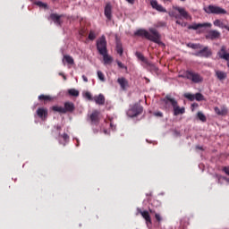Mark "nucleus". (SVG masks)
Returning <instances> with one entry per match:
<instances>
[{
    "instance_id": "1",
    "label": "nucleus",
    "mask_w": 229,
    "mask_h": 229,
    "mask_svg": "<svg viewBox=\"0 0 229 229\" xmlns=\"http://www.w3.org/2000/svg\"><path fill=\"white\" fill-rule=\"evenodd\" d=\"M134 35L135 37H144L147 40L158 44V46H164V43L160 41V33H158L157 29L150 28L148 31L144 29H140L134 32Z\"/></svg>"
},
{
    "instance_id": "2",
    "label": "nucleus",
    "mask_w": 229,
    "mask_h": 229,
    "mask_svg": "<svg viewBox=\"0 0 229 229\" xmlns=\"http://www.w3.org/2000/svg\"><path fill=\"white\" fill-rule=\"evenodd\" d=\"M204 12L206 13H213L215 15H226L228 13L226 10L217 5H208V7H204Z\"/></svg>"
},
{
    "instance_id": "3",
    "label": "nucleus",
    "mask_w": 229,
    "mask_h": 229,
    "mask_svg": "<svg viewBox=\"0 0 229 229\" xmlns=\"http://www.w3.org/2000/svg\"><path fill=\"white\" fill-rule=\"evenodd\" d=\"M186 80L192 81V83H201L203 81V77L201 74L192 71L188 70L185 72Z\"/></svg>"
},
{
    "instance_id": "4",
    "label": "nucleus",
    "mask_w": 229,
    "mask_h": 229,
    "mask_svg": "<svg viewBox=\"0 0 229 229\" xmlns=\"http://www.w3.org/2000/svg\"><path fill=\"white\" fill-rule=\"evenodd\" d=\"M97 49L99 53V55H105L108 51L106 48V38L105 36H101L97 40Z\"/></svg>"
},
{
    "instance_id": "5",
    "label": "nucleus",
    "mask_w": 229,
    "mask_h": 229,
    "mask_svg": "<svg viewBox=\"0 0 229 229\" xmlns=\"http://www.w3.org/2000/svg\"><path fill=\"white\" fill-rule=\"evenodd\" d=\"M74 110H76V106L72 102H65L64 107L63 106L58 107L59 114H72Z\"/></svg>"
},
{
    "instance_id": "6",
    "label": "nucleus",
    "mask_w": 229,
    "mask_h": 229,
    "mask_svg": "<svg viewBox=\"0 0 229 229\" xmlns=\"http://www.w3.org/2000/svg\"><path fill=\"white\" fill-rule=\"evenodd\" d=\"M143 110L144 108L142 107V106L135 104L131 106V109L128 110L127 115L129 117H137V115H140V114H142Z\"/></svg>"
},
{
    "instance_id": "7",
    "label": "nucleus",
    "mask_w": 229,
    "mask_h": 229,
    "mask_svg": "<svg viewBox=\"0 0 229 229\" xmlns=\"http://www.w3.org/2000/svg\"><path fill=\"white\" fill-rule=\"evenodd\" d=\"M150 6L157 12L167 13V9H165V7H164L162 4H158L157 0H150Z\"/></svg>"
},
{
    "instance_id": "8",
    "label": "nucleus",
    "mask_w": 229,
    "mask_h": 229,
    "mask_svg": "<svg viewBox=\"0 0 229 229\" xmlns=\"http://www.w3.org/2000/svg\"><path fill=\"white\" fill-rule=\"evenodd\" d=\"M194 55L208 58V56H212V51L208 49V47H202L199 51L194 54Z\"/></svg>"
},
{
    "instance_id": "9",
    "label": "nucleus",
    "mask_w": 229,
    "mask_h": 229,
    "mask_svg": "<svg viewBox=\"0 0 229 229\" xmlns=\"http://www.w3.org/2000/svg\"><path fill=\"white\" fill-rule=\"evenodd\" d=\"M206 38L209 40H217V38H221V32L218 30H209L206 35Z\"/></svg>"
},
{
    "instance_id": "10",
    "label": "nucleus",
    "mask_w": 229,
    "mask_h": 229,
    "mask_svg": "<svg viewBox=\"0 0 229 229\" xmlns=\"http://www.w3.org/2000/svg\"><path fill=\"white\" fill-rule=\"evenodd\" d=\"M112 4L106 3L104 9V15L106 17L107 21H112Z\"/></svg>"
},
{
    "instance_id": "11",
    "label": "nucleus",
    "mask_w": 229,
    "mask_h": 229,
    "mask_svg": "<svg viewBox=\"0 0 229 229\" xmlns=\"http://www.w3.org/2000/svg\"><path fill=\"white\" fill-rule=\"evenodd\" d=\"M163 103H165V105H171L173 107L175 106V105H178V101H176L171 95H166L163 98Z\"/></svg>"
},
{
    "instance_id": "12",
    "label": "nucleus",
    "mask_w": 229,
    "mask_h": 229,
    "mask_svg": "<svg viewBox=\"0 0 229 229\" xmlns=\"http://www.w3.org/2000/svg\"><path fill=\"white\" fill-rule=\"evenodd\" d=\"M215 76H216V80H218L219 81H225V80H226V78H228V73H226V72H223L221 70H215Z\"/></svg>"
},
{
    "instance_id": "13",
    "label": "nucleus",
    "mask_w": 229,
    "mask_h": 229,
    "mask_svg": "<svg viewBox=\"0 0 229 229\" xmlns=\"http://www.w3.org/2000/svg\"><path fill=\"white\" fill-rule=\"evenodd\" d=\"M211 23H193L188 26V30H201V28H210Z\"/></svg>"
},
{
    "instance_id": "14",
    "label": "nucleus",
    "mask_w": 229,
    "mask_h": 229,
    "mask_svg": "<svg viewBox=\"0 0 229 229\" xmlns=\"http://www.w3.org/2000/svg\"><path fill=\"white\" fill-rule=\"evenodd\" d=\"M89 119L92 124H99V111H93L92 114L89 115Z\"/></svg>"
},
{
    "instance_id": "15",
    "label": "nucleus",
    "mask_w": 229,
    "mask_h": 229,
    "mask_svg": "<svg viewBox=\"0 0 229 229\" xmlns=\"http://www.w3.org/2000/svg\"><path fill=\"white\" fill-rule=\"evenodd\" d=\"M117 83L120 85L122 90H126V89H128V80H126V78L124 77H121L117 79Z\"/></svg>"
},
{
    "instance_id": "16",
    "label": "nucleus",
    "mask_w": 229,
    "mask_h": 229,
    "mask_svg": "<svg viewBox=\"0 0 229 229\" xmlns=\"http://www.w3.org/2000/svg\"><path fill=\"white\" fill-rule=\"evenodd\" d=\"M173 110L174 115L175 116L183 115V114H185V107H180V106H178V103L173 106Z\"/></svg>"
},
{
    "instance_id": "17",
    "label": "nucleus",
    "mask_w": 229,
    "mask_h": 229,
    "mask_svg": "<svg viewBox=\"0 0 229 229\" xmlns=\"http://www.w3.org/2000/svg\"><path fill=\"white\" fill-rule=\"evenodd\" d=\"M214 110L216 115H226V114H228V108L225 106H222L221 107L216 106Z\"/></svg>"
},
{
    "instance_id": "18",
    "label": "nucleus",
    "mask_w": 229,
    "mask_h": 229,
    "mask_svg": "<svg viewBox=\"0 0 229 229\" xmlns=\"http://www.w3.org/2000/svg\"><path fill=\"white\" fill-rule=\"evenodd\" d=\"M93 101H95L96 105H99L100 106H103L105 105V96L103 94H99L98 96H95L93 98Z\"/></svg>"
},
{
    "instance_id": "19",
    "label": "nucleus",
    "mask_w": 229,
    "mask_h": 229,
    "mask_svg": "<svg viewBox=\"0 0 229 229\" xmlns=\"http://www.w3.org/2000/svg\"><path fill=\"white\" fill-rule=\"evenodd\" d=\"M37 115L39 117V119H47V109L46 108H38L37 110Z\"/></svg>"
},
{
    "instance_id": "20",
    "label": "nucleus",
    "mask_w": 229,
    "mask_h": 229,
    "mask_svg": "<svg viewBox=\"0 0 229 229\" xmlns=\"http://www.w3.org/2000/svg\"><path fill=\"white\" fill-rule=\"evenodd\" d=\"M213 24L217 28H221V30H226L227 31H229V26L223 23V21H221V20L219 19L215 20Z\"/></svg>"
},
{
    "instance_id": "21",
    "label": "nucleus",
    "mask_w": 229,
    "mask_h": 229,
    "mask_svg": "<svg viewBox=\"0 0 229 229\" xmlns=\"http://www.w3.org/2000/svg\"><path fill=\"white\" fill-rule=\"evenodd\" d=\"M38 99L39 101H44V103H51V101H54L55 98L49 96V95H39Z\"/></svg>"
},
{
    "instance_id": "22",
    "label": "nucleus",
    "mask_w": 229,
    "mask_h": 229,
    "mask_svg": "<svg viewBox=\"0 0 229 229\" xmlns=\"http://www.w3.org/2000/svg\"><path fill=\"white\" fill-rule=\"evenodd\" d=\"M174 10H176V12H179L181 17H183V19H189V13L185 11V8L176 6L174 7Z\"/></svg>"
},
{
    "instance_id": "23",
    "label": "nucleus",
    "mask_w": 229,
    "mask_h": 229,
    "mask_svg": "<svg viewBox=\"0 0 229 229\" xmlns=\"http://www.w3.org/2000/svg\"><path fill=\"white\" fill-rule=\"evenodd\" d=\"M146 65H147V69L150 71V72L154 74H158V67H157V65L149 63V61L146 64Z\"/></svg>"
},
{
    "instance_id": "24",
    "label": "nucleus",
    "mask_w": 229,
    "mask_h": 229,
    "mask_svg": "<svg viewBox=\"0 0 229 229\" xmlns=\"http://www.w3.org/2000/svg\"><path fill=\"white\" fill-rule=\"evenodd\" d=\"M115 51L120 56H123L124 53V48H123V43L119 40L116 41Z\"/></svg>"
},
{
    "instance_id": "25",
    "label": "nucleus",
    "mask_w": 229,
    "mask_h": 229,
    "mask_svg": "<svg viewBox=\"0 0 229 229\" xmlns=\"http://www.w3.org/2000/svg\"><path fill=\"white\" fill-rule=\"evenodd\" d=\"M140 214L142 216L143 219H145L147 225H151V216H149V212L148 211H140Z\"/></svg>"
},
{
    "instance_id": "26",
    "label": "nucleus",
    "mask_w": 229,
    "mask_h": 229,
    "mask_svg": "<svg viewBox=\"0 0 229 229\" xmlns=\"http://www.w3.org/2000/svg\"><path fill=\"white\" fill-rule=\"evenodd\" d=\"M63 63H66L68 65H74V58L71 55H64Z\"/></svg>"
},
{
    "instance_id": "27",
    "label": "nucleus",
    "mask_w": 229,
    "mask_h": 229,
    "mask_svg": "<svg viewBox=\"0 0 229 229\" xmlns=\"http://www.w3.org/2000/svg\"><path fill=\"white\" fill-rule=\"evenodd\" d=\"M100 55L103 56L105 64H112V56L108 55V51Z\"/></svg>"
},
{
    "instance_id": "28",
    "label": "nucleus",
    "mask_w": 229,
    "mask_h": 229,
    "mask_svg": "<svg viewBox=\"0 0 229 229\" xmlns=\"http://www.w3.org/2000/svg\"><path fill=\"white\" fill-rule=\"evenodd\" d=\"M187 47H191V49H201L203 46L201 44L188 43Z\"/></svg>"
},
{
    "instance_id": "29",
    "label": "nucleus",
    "mask_w": 229,
    "mask_h": 229,
    "mask_svg": "<svg viewBox=\"0 0 229 229\" xmlns=\"http://www.w3.org/2000/svg\"><path fill=\"white\" fill-rule=\"evenodd\" d=\"M136 56L139 60L143 62V64H148V59L144 57V55H142L140 52H136Z\"/></svg>"
},
{
    "instance_id": "30",
    "label": "nucleus",
    "mask_w": 229,
    "mask_h": 229,
    "mask_svg": "<svg viewBox=\"0 0 229 229\" xmlns=\"http://www.w3.org/2000/svg\"><path fill=\"white\" fill-rule=\"evenodd\" d=\"M68 94L73 96V98H78V96H80V91H78V89H71L68 90Z\"/></svg>"
},
{
    "instance_id": "31",
    "label": "nucleus",
    "mask_w": 229,
    "mask_h": 229,
    "mask_svg": "<svg viewBox=\"0 0 229 229\" xmlns=\"http://www.w3.org/2000/svg\"><path fill=\"white\" fill-rule=\"evenodd\" d=\"M48 21H53L55 24H58V14L56 13H52L48 17Z\"/></svg>"
},
{
    "instance_id": "32",
    "label": "nucleus",
    "mask_w": 229,
    "mask_h": 229,
    "mask_svg": "<svg viewBox=\"0 0 229 229\" xmlns=\"http://www.w3.org/2000/svg\"><path fill=\"white\" fill-rule=\"evenodd\" d=\"M35 4L37 6H39V8H44L45 10H47V8H48L47 4L44 3V2L38 1V2H35Z\"/></svg>"
},
{
    "instance_id": "33",
    "label": "nucleus",
    "mask_w": 229,
    "mask_h": 229,
    "mask_svg": "<svg viewBox=\"0 0 229 229\" xmlns=\"http://www.w3.org/2000/svg\"><path fill=\"white\" fill-rule=\"evenodd\" d=\"M197 117L198 119H199V121H201L202 123H207V116H205V114H203V113L199 112L197 114Z\"/></svg>"
},
{
    "instance_id": "34",
    "label": "nucleus",
    "mask_w": 229,
    "mask_h": 229,
    "mask_svg": "<svg viewBox=\"0 0 229 229\" xmlns=\"http://www.w3.org/2000/svg\"><path fill=\"white\" fill-rule=\"evenodd\" d=\"M226 47L222 46L220 51L217 53L219 58H222V55H226Z\"/></svg>"
},
{
    "instance_id": "35",
    "label": "nucleus",
    "mask_w": 229,
    "mask_h": 229,
    "mask_svg": "<svg viewBox=\"0 0 229 229\" xmlns=\"http://www.w3.org/2000/svg\"><path fill=\"white\" fill-rule=\"evenodd\" d=\"M97 74H98V78L100 80V81H103V82L106 81L105 73H103V72L98 71Z\"/></svg>"
},
{
    "instance_id": "36",
    "label": "nucleus",
    "mask_w": 229,
    "mask_h": 229,
    "mask_svg": "<svg viewBox=\"0 0 229 229\" xmlns=\"http://www.w3.org/2000/svg\"><path fill=\"white\" fill-rule=\"evenodd\" d=\"M184 98H186V99H189V101H194L195 99V95L191 94V93H184Z\"/></svg>"
},
{
    "instance_id": "37",
    "label": "nucleus",
    "mask_w": 229,
    "mask_h": 229,
    "mask_svg": "<svg viewBox=\"0 0 229 229\" xmlns=\"http://www.w3.org/2000/svg\"><path fill=\"white\" fill-rule=\"evenodd\" d=\"M116 64H117L119 69H124L125 71H128V66L124 65V64H123V62L116 60Z\"/></svg>"
},
{
    "instance_id": "38",
    "label": "nucleus",
    "mask_w": 229,
    "mask_h": 229,
    "mask_svg": "<svg viewBox=\"0 0 229 229\" xmlns=\"http://www.w3.org/2000/svg\"><path fill=\"white\" fill-rule=\"evenodd\" d=\"M195 99H196V101H203V99H205V98L201 93H196Z\"/></svg>"
},
{
    "instance_id": "39",
    "label": "nucleus",
    "mask_w": 229,
    "mask_h": 229,
    "mask_svg": "<svg viewBox=\"0 0 229 229\" xmlns=\"http://www.w3.org/2000/svg\"><path fill=\"white\" fill-rule=\"evenodd\" d=\"M89 40H96V33L94 32V30L89 31Z\"/></svg>"
},
{
    "instance_id": "40",
    "label": "nucleus",
    "mask_w": 229,
    "mask_h": 229,
    "mask_svg": "<svg viewBox=\"0 0 229 229\" xmlns=\"http://www.w3.org/2000/svg\"><path fill=\"white\" fill-rule=\"evenodd\" d=\"M85 98L86 99H89V101H94V98H92V94H90V92H86Z\"/></svg>"
},
{
    "instance_id": "41",
    "label": "nucleus",
    "mask_w": 229,
    "mask_h": 229,
    "mask_svg": "<svg viewBox=\"0 0 229 229\" xmlns=\"http://www.w3.org/2000/svg\"><path fill=\"white\" fill-rule=\"evenodd\" d=\"M216 178L218 179V182H220L221 180H225V182H229V178L225 177L223 175H216Z\"/></svg>"
},
{
    "instance_id": "42",
    "label": "nucleus",
    "mask_w": 229,
    "mask_h": 229,
    "mask_svg": "<svg viewBox=\"0 0 229 229\" xmlns=\"http://www.w3.org/2000/svg\"><path fill=\"white\" fill-rule=\"evenodd\" d=\"M61 139H63L64 142H69V135L67 133L61 136Z\"/></svg>"
},
{
    "instance_id": "43",
    "label": "nucleus",
    "mask_w": 229,
    "mask_h": 229,
    "mask_svg": "<svg viewBox=\"0 0 229 229\" xmlns=\"http://www.w3.org/2000/svg\"><path fill=\"white\" fill-rule=\"evenodd\" d=\"M155 218L157 221V223H160L162 221V216L158 213L155 214Z\"/></svg>"
},
{
    "instance_id": "44",
    "label": "nucleus",
    "mask_w": 229,
    "mask_h": 229,
    "mask_svg": "<svg viewBox=\"0 0 229 229\" xmlns=\"http://www.w3.org/2000/svg\"><path fill=\"white\" fill-rule=\"evenodd\" d=\"M223 173L226 174L229 176V166H224L222 168Z\"/></svg>"
},
{
    "instance_id": "45",
    "label": "nucleus",
    "mask_w": 229,
    "mask_h": 229,
    "mask_svg": "<svg viewBox=\"0 0 229 229\" xmlns=\"http://www.w3.org/2000/svg\"><path fill=\"white\" fill-rule=\"evenodd\" d=\"M221 59L222 60H226V62H229V53H227L225 55H222Z\"/></svg>"
},
{
    "instance_id": "46",
    "label": "nucleus",
    "mask_w": 229,
    "mask_h": 229,
    "mask_svg": "<svg viewBox=\"0 0 229 229\" xmlns=\"http://www.w3.org/2000/svg\"><path fill=\"white\" fill-rule=\"evenodd\" d=\"M154 115H156V117H164V114L162 112H156L154 113Z\"/></svg>"
},
{
    "instance_id": "47",
    "label": "nucleus",
    "mask_w": 229,
    "mask_h": 229,
    "mask_svg": "<svg viewBox=\"0 0 229 229\" xmlns=\"http://www.w3.org/2000/svg\"><path fill=\"white\" fill-rule=\"evenodd\" d=\"M176 24H179V26H187V23H183L179 20L176 21Z\"/></svg>"
},
{
    "instance_id": "48",
    "label": "nucleus",
    "mask_w": 229,
    "mask_h": 229,
    "mask_svg": "<svg viewBox=\"0 0 229 229\" xmlns=\"http://www.w3.org/2000/svg\"><path fill=\"white\" fill-rule=\"evenodd\" d=\"M82 80L85 81V83L89 82V79L85 75H82Z\"/></svg>"
},
{
    "instance_id": "49",
    "label": "nucleus",
    "mask_w": 229,
    "mask_h": 229,
    "mask_svg": "<svg viewBox=\"0 0 229 229\" xmlns=\"http://www.w3.org/2000/svg\"><path fill=\"white\" fill-rule=\"evenodd\" d=\"M52 110H54V112H58V106H54Z\"/></svg>"
},
{
    "instance_id": "50",
    "label": "nucleus",
    "mask_w": 229,
    "mask_h": 229,
    "mask_svg": "<svg viewBox=\"0 0 229 229\" xmlns=\"http://www.w3.org/2000/svg\"><path fill=\"white\" fill-rule=\"evenodd\" d=\"M129 4H135V0H126Z\"/></svg>"
},
{
    "instance_id": "51",
    "label": "nucleus",
    "mask_w": 229,
    "mask_h": 229,
    "mask_svg": "<svg viewBox=\"0 0 229 229\" xmlns=\"http://www.w3.org/2000/svg\"><path fill=\"white\" fill-rule=\"evenodd\" d=\"M59 76H62L64 81L67 80V77L64 73H59Z\"/></svg>"
},
{
    "instance_id": "52",
    "label": "nucleus",
    "mask_w": 229,
    "mask_h": 229,
    "mask_svg": "<svg viewBox=\"0 0 229 229\" xmlns=\"http://www.w3.org/2000/svg\"><path fill=\"white\" fill-rule=\"evenodd\" d=\"M163 3H171V0H161Z\"/></svg>"
},
{
    "instance_id": "53",
    "label": "nucleus",
    "mask_w": 229,
    "mask_h": 229,
    "mask_svg": "<svg viewBox=\"0 0 229 229\" xmlns=\"http://www.w3.org/2000/svg\"><path fill=\"white\" fill-rule=\"evenodd\" d=\"M179 78H187V77L185 76V72H184V74H183V75H179Z\"/></svg>"
},
{
    "instance_id": "54",
    "label": "nucleus",
    "mask_w": 229,
    "mask_h": 229,
    "mask_svg": "<svg viewBox=\"0 0 229 229\" xmlns=\"http://www.w3.org/2000/svg\"><path fill=\"white\" fill-rule=\"evenodd\" d=\"M110 126H111V128H112V130H114V128H115V126H114V123H110Z\"/></svg>"
},
{
    "instance_id": "55",
    "label": "nucleus",
    "mask_w": 229,
    "mask_h": 229,
    "mask_svg": "<svg viewBox=\"0 0 229 229\" xmlns=\"http://www.w3.org/2000/svg\"><path fill=\"white\" fill-rule=\"evenodd\" d=\"M150 214H155V210L149 209Z\"/></svg>"
},
{
    "instance_id": "56",
    "label": "nucleus",
    "mask_w": 229,
    "mask_h": 229,
    "mask_svg": "<svg viewBox=\"0 0 229 229\" xmlns=\"http://www.w3.org/2000/svg\"><path fill=\"white\" fill-rule=\"evenodd\" d=\"M191 106H198V104H192Z\"/></svg>"
},
{
    "instance_id": "57",
    "label": "nucleus",
    "mask_w": 229,
    "mask_h": 229,
    "mask_svg": "<svg viewBox=\"0 0 229 229\" xmlns=\"http://www.w3.org/2000/svg\"><path fill=\"white\" fill-rule=\"evenodd\" d=\"M58 24H60V16H58Z\"/></svg>"
},
{
    "instance_id": "58",
    "label": "nucleus",
    "mask_w": 229,
    "mask_h": 229,
    "mask_svg": "<svg viewBox=\"0 0 229 229\" xmlns=\"http://www.w3.org/2000/svg\"><path fill=\"white\" fill-rule=\"evenodd\" d=\"M198 148V149H203V148H201V147H197Z\"/></svg>"
},
{
    "instance_id": "59",
    "label": "nucleus",
    "mask_w": 229,
    "mask_h": 229,
    "mask_svg": "<svg viewBox=\"0 0 229 229\" xmlns=\"http://www.w3.org/2000/svg\"><path fill=\"white\" fill-rule=\"evenodd\" d=\"M227 67H228V69H229V61L227 62Z\"/></svg>"
},
{
    "instance_id": "60",
    "label": "nucleus",
    "mask_w": 229,
    "mask_h": 229,
    "mask_svg": "<svg viewBox=\"0 0 229 229\" xmlns=\"http://www.w3.org/2000/svg\"><path fill=\"white\" fill-rule=\"evenodd\" d=\"M104 133H106H106H107V131H106V130H105V131H104Z\"/></svg>"
}]
</instances>
